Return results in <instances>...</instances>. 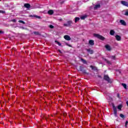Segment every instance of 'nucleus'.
I'll list each match as a JSON object with an SVG mask.
<instances>
[{
  "label": "nucleus",
  "mask_w": 128,
  "mask_h": 128,
  "mask_svg": "<svg viewBox=\"0 0 128 128\" xmlns=\"http://www.w3.org/2000/svg\"><path fill=\"white\" fill-rule=\"evenodd\" d=\"M80 18L78 17H76L75 18V22H78V20H80Z\"/></svg>",
  "instance_id": "21"
},
{
  "label": "nucleus",
  "mask_w": 128,
  "mask_h": 128,
  "mask_svg": "<svg viewBox=\"0 0 128 128\" xmlns=\"http://www.w3.org/2000/svg\"><path fill=\"white\" fill-rule=\"evenodd\" d=\"M34 34H36L38 36V35L40 34V33L38 32H34Z\"/></svg>",
  "instance_id": "29"
},
{
  "label": "nucleus",
  "mask_w": 128,
  "mask_h": 128,
  "mask_svg": "<svg viewBox=\"0 0 128 128\" xmlns=\"http://www.w3.org/2000/svg\"><path fill=\"white\" fill-rule=\"evenodd\" d=\"M12 21L14 22H16V19H14Z\"/></svg>",
  "instance_id": "35"
},
{
  "label": "nucleus",
  "mask_w": 128,
  "mask_h": 128,
  "mask_svg": "<svg viewBox=\"0 0 128 128\" xmlns=\"http://www.w3.org/2000/svg\"><path fill=\"white\" fill-rule=\"evenodd\" d=\"M104 78L105 80H106L108 82H112V80L110 78V77L108 75H104Z\"/></svg>",
  "instance_id": "3"
},
{
  "label": "nucleus",
  "mask_w": 128,
  "mask_h": 128,
  "mask_svg": "<svg viewBox=\"0 0 128 128\" xmlns=\"http://www.w3.org/2000/svg\"><path fill=\"white\" fill-rule=\"evenodd\" d=\"M120 4H122V6H127L128 7V2L124 1V0H122L120 2Z\"/></svg>",
  "instance_id": "5"
},
{
  "label": "nucleus",
  "mask_w": 128,
  "mask_h": 128,
  "mask_svg": "<svg viewBox=\"0 0 128 128\" xmlns=\"http://www.w3.org/2000/svg\"><path fill=\"white\" fill-rule=\"evenodd\" d=\"M34 18H38V19L42 18H40V16H34Z\"/></svg>",
  "instance_id": "27"
},
{
  "label": "nucleus",
  "mask_w": 128,
  "mask_h": 128,
  "mask_svg": "<svg viewBox=\"0 0 128 128\" xmlns=\"http://www.w3.org/2000/svg\"><path fill=\"white\" fill-rule=\"evenodd\" d=\"M64 38L66 40H70L71 38L68 35H66L64 36Z\"/></svg>",
  "instance_id": "8"
},
{
  "label": "nucleus",
  "mask_w": 128,
  "mask_h": 128,
  "mask_svg": "<svg viewBox=\"0 0 128 128\" xmlns=\"http://www.w3.org/2000/svg\"><path fill=\"white\" fill-rule=\"evenodd\" d=\"M89 44H90V46H94V40H89Z\"/></svg>",
  "instance_id": "12"
},
{
  "label": "nucleus",
  "mask_w": 128,
  "mask_h": 128,
  "mask_svg": "<svg viewBox=\"0 0 128 128\" xmlns=\"http://www.w3.org/2000/svg\"><path fill=\"white\" fill-rule=\"evenodd\" d=\"M109 58L112 60H116V56H110Z\"/></svg>",
  "instance_id": "19"
},
{
  "label": "nucleus",
  "mask_w": 128,
  "mask_h": 128,
  "mask_svg": "<svg viewBox=\"0 0 128 128\" xmlns=\"http://www.w3.org/2000/svg\"><path fill=\"white\" fill-rule=\"evenodd\" d=\"M0 14H6V11L0 10Z\"/></svg>",
  "instance_id": "28"
},
{
  "label": "nucleus",
  "mask_w": 128,
  "mask_h": 128,
  "mask_svg": "<svg viewBox=\"0 0 128 128\" xmlns=\"http://www.w3.org/2000/svg\"><path fill=\"white\" fill-rule=\"evenodd\" d=\"M24 6L26 8H30V4H25Z\"/></svg>",
  "instance_id": "13"
},
{
  "label": "nucleus",
  "mask_w": 128,
  "mask_h": 128,
  "mask_svg": "<svg viewBox=\"0 0 128 128\" xmlns=\"http://www.w3.org/2000/svg\"><path fill=\"white\" fill-rule=\"evenodd\" d=\"M48 14H50V16H52V14H54V10H49L48 11Z\"/></svg>",
  "instance_id": "17"
},
{
  "label": "nucleus",
  "mask_w": 128,
  "mask_h": 128,
  "mask_svg": "<svg viewBox=\"0 0 128 128\" xmlns=\"http://www.w3.org/2000/svg\"><path fill=\"white\" fill-rule=\"evenodd\" d=\"M117 72H118V74H120V70H116Z\"/></svg>",
  "instance_id": "34"
},
{
  "label": "nucleus",
  "mask_w": 128,
  "mask_h": 128,
  "mask_svg": "<svg viewBox=\"0 0 128 128\" xmlns=\"http://www.w3.org/2000/svg\"><path fill=\"white\" fill-rule=\"evenodd\" d=\"M113 110L115 116H118V110H116V106L114 105H113Z\"/></svg>",
  "instance_id": "4"
},
{
  "label": "nucleus",
  "mask_w": 128,
  "mask_h": 128,
  "mask_svg": "<svg viewBox=\"0 0 128 128\" xmlns=\"http://www.w3.org/2000/svg\"><path fill=\"white\" fill-rule=\"evenodd\" d=\"M49 28H54V27L52 25H50V26H49Z\"/></svg>",
  "instance_id": "30"
},
{
  "label": "nucleus",
  "mask_w": 128,
  "mask_h": 128,
  "mask_svg": "<svg viewBox=\"0 0 128 128\" xmlns=\"http://www.w3.org/2000/svg\"><path fill=\"white\" fill-rule=\"evenodd\" d=\"M122 104H119L118 106V108L119 110H122Z\"/></svg>",
  "instance_id": "20"
},
{
  "label": "nucleus",
  "mask_w": 128,
  "mask_h": 128,
  "mask_svg": "<svg viewBox=\"0 0 128 128\" xmlns=\"http://www.w3.org/2000/svg\"><path fill=\"white\" fill-rule=\"evenodd\" d=\"M90 68L92 70H98V68L94 66H90Z\"/></svg>",
  "instance_id": "14"
},
{
  "label": "nucleus",
  "mask_w": 128,
  "mask_h": 128,
  "mask_svg": "<svg viewBox=\"0 0 128 128\" xmlns=\"http://www.w3.org/2000/svg\"><path fill=\"white\" fill-rule=\"evenodd\" d=\"M105 48H106V50H108V52H110L112 50V48L108 44L106 45Z\"/></svg>",
  "instance_id": "6"
},
{
  "label": "nucleus",
  "mask_w": 128,
  "mask_h": 128,
  "mask_svg": "<svg viewBox=\"0 0 128 128\" xmlns=\"http://www.w3.org/2000/svg\"><path fill=\"white\" fill-rule=\"evenodd\" d=\"M122 86L124 87V88L126 90V84L122 83Z\"/></svg>",
  "instance_id": "24"
},
{
  "label": "nucleus",
  "mask_w": 128,
  "mask_h": 128,
  "mask_svg": "<svg viewBox=\"0 0 128 128\" xmlns=\"http://www.w3.org/2000/svg\"><path fill=\"white\" fill-rule=\"evenodd\" d=\"M107 63L108 64H110V61H107Z\"/></svg>",
  "instance_id": "37"
},
{
  "label": "nucleus",
  "mask_w": 128,
  "mask_h": 128,
  "mask_svg": "<svg viewBox=\"0 0 128 128\" xmlns=\"http://www.w3.org/2000/svg\"><path fill=\"white\" fill-rule=\"evenodd\" d=\"M0 34H2V31L0 30Z\"/></svg>",
  "instance_id": "39"
},
{
  "label": "nucleus",
  "mask_w": 128,
  "mask_h": 128,
  "mask_svg": "<svg viewBox=\"0 0 128 128\" xmlns=\"http://www.w3.org/2000/svg\"><path fill=\"white\" fill-rule=\"evenodd\" d=\"M80 71L82 72L84 74H86V70L84 69V67L82 66H80Z\"/></svg>",
  "instance_id": "7"
},
{
  "label": "nucleus",
  "mask_w": 128,
  "mask_h": 128,
  "mask_svg": "<svg viewBox=\"0 0 128 128\" xmlns=\"http://www.w3.org/2000/svg\"><path fill=\"white\" fill-rule=\"evenodd\" d=\"M87 52H90V54H94V50L90 49H87Z\"/></svg>",
  "instance_id": "15"
},
{
  "label": "nucleus",
  "mask_w": 128,
  "mask_h": 128,
  "mask_svg": "<svg viewBox=\"0 0 128 128\" xmlns=\"http://www.w3.org/2000/svg\"><path fill=\"white\" fill-rule=\"evenodd\" d=\"M128 122L126 121V122L125 123V126H126H126H128Z\"/></svg>",
  "instance_id": "32"
},
{
  "label": "nucleus",
  "mask_w": 128,
  "mask_h": 128,
  "mask_svg": "<svg viewBox=\"0 0 128 128\" xmlns=\"http://www.w3.org/2000/svg\"><path fill=\"white\" fill-rule=\"evenodd\" d=\"M125 16H128V11H126L125 12Z\"/></svg>",
  "instance_id": "33"
},
{
  "label": "nucleus",
  "mask_w": 128,
  "mask_h": 128,
  "mask_svg": "<svg viewBox=\"0 0 128 128\" xmlns=\"http://www.w3.org/2000/svg\"><path fill=\"white\" fill-rule=\"evenodd\" d=\"M18 22H20V24H26V22L22 20H20L18 21Z\"/></svg>",
  "instance_id": "25"
},
{
  "label": "nucleus",
  "mask_w": 128,
  "mask_h": 128,
  "mask_svg": "<svg viewBox=\"0 0 128 128\" xmlns=\"http://www.w3.org/2000/svg\"><path fill=\"white\" fill-rule=\"evenodd\" d=\"M20 28H22V30H26V28L24 27V26H21L20 27Z\"/></svg>",
  "instance_id": "31"
},
{
  "label": "nucleus",
  "mask_w": 128,
  "mask_h": 128,
  "mask_svg": "<svg viewBox=\"0 0 128 128\" xmlns=\"http://www.w3.org/2000/svg\"><path fill=\"white\" fill-rule=\"evenodd\" d=\"M55 42H56V44H58V46H62V44H60V42L58 40H55Z\"/></svg>",
  "instance_id": "22"
},
{
  "label": "nucleus",
  "mask_w": 128,
  "mask_h": 128,
  "mask_svg": "<svg viewBox=\"0 0 128 128\" xmlns=\"http://www.w3.org/2000/svg\"><path fill=\"white\" fill-rule=\"evenodd\" d=\"M118 96H119L118 94Z\"/></svg>",
  "instance_id": "42"
},
{
  "label": "nucleus",
  "mask_w": 128,
  "mask_h": 128,
  "mask_svg": "<svg viewBox=\"0 0 128 128\" xmlns=\"http://www.w3.org/2000/svg\"><path fill=\"white\" fill-rule=\"evenodd\" d=\"M126 104H127V106H128V101H127V102H126Z\"/></svg>",
  "instance_id": "38"
},
{
  "label": "nucleus",
  "mask_w": 128,
  "mask_h": 128,
  "mask_svg": "<svg viewBox=\"0 0 128 128\" xmlns=\"http://www.w3.org/2000/svg\"><path fill=\"white\" fill-rule=\"evenodd\" d=\"M120 23L122 25V26H126V22L124 20H120Z\"/></svg>",
  "instance_id": "18"
},
{
  "label": "nucleus",
  "mask_w": 128,
  "mask_h": 128,
  "mask_svg": "<svg viewBox=\"0 0 128 128\" xmlns=\"http://www.w3.org/2000/svg\"><path fill=\"white\" fill-rule=\"evenodd\" d=\"M58 52H60V54H62V51H60V50H58Z\"/></svg>",
  "instance_id": "36"
},
{
  "label": "nucleus",
  "mask_w": 128,
  "mask_h": 128,
  "mask_svg": "<svg viewBox=\"0 0 128 128\" xmlns=\"http://www.w3.org/2000/svg\"><path fill=\"white\" fill-rule=\"evenodd\" d=\"M94 36L98 38H99V40H104L105 38L104 37L102 36V35H100L97 34H94Z\"/></svg>",
  "instance_id": "1"
},
{
  "label": "nucleus",
  "mask_w": 128,
  "mask_h": 128,
  "mask_svg": "<svg viewBox=\"0 0 128 128\" xmlns=\"http://www.w3.org/2000/svg\"><path fill=\"white\" fill-rule=\"evenodd\" d=\"M110 36H114V34H116V32H114V30H110Z\"/></svg>",
  "instance_id": "10"
},
{
  "label": "nucleus",
  "mask_w": 128,
  "mask_h": 128,
  "mask_svg": "<svg viewBox=\"0 0 128 128\" xmlns=\"http://www.w3.org/2000/svg\"><path fill=\"white\" fill-rule=\"evenodd\" d=\"M100 8V4H96L95 5V6H94V10H98V8Z\"/></svg>",
  "instance_id": "9"
},
{
  "label": "nucleus",
  "mask_w": 128,
  "mask_h": 128,
  "mask_svg": "<svg viewBox=\"0 0 128 128\" xmlns=\"http://www.w3.org/2000/svg\"><path fill=\"white\" fill-rule=\"evenodd\" d=\"M81 61H82V62H83L84 64H88V62H87L86 60L84 59V58H81Z\"/></svg>",
  "instance_id": "16"
},
{
  "label": "nucleus",
  "mask_w": 128,
  "mask_h": 128,
  "mask_svg": "<svg viewBox=\"0 0 128 128\" xmlns=\"http://www.w3.org/2000/svg\"><path fill=\"white\" fill-rule=\"evenodd\" d=\"M115 38H116V40H117L118 41H120L122 40V38L120 37V36L118 35H116L115 36Z\"/></svg>",
  "instance_id": "11"
},
{
  "label": "nucleus",
  "mask_w": 128,
  "mask_h": 128,
  "mask_svg": "<svg viewBox=\"0 0 128 128\" xmlns=\"http://www.w3.org/2000/svg\"><path fill=\"white\" fill-rule=\"evenodd\" d=\"M120 118H123V120L126 118V116H124V115L122 114H120Z\"/></svg>",
  "instance_id": "26"
},
{
  "label": "nucleus",
  "mask_w": 128,
  "mask_h": 128,
  "mask_svg": "<svg viewBox=\"0 0 128 128\" xmlns=\"http://www.w3.org/2000/svg\"><path fill=\"white\" fill-rule=\"evenodd\" d=\"M2 1V0H0V2H1Z\"/></svg>",
  "instance_id": "41"
},
{
  "label": "nucleus",
  "mask_w": 128,
  "mask_h": 128,
  "mask_svg": "<svg viewBox=\"0 0 128 128\" xmlns=\"http://www.w3.org/2000/svg\"><path fill=\"white\" fill-rule=\"evenodd\" d=\"M72 24V21L69 20L67 22V23L64 24V26L68 27V26H71Z\"/></svg>",
  "instance_id": "2"
},
{
  "label": "nucleus",
  "mask_w": 128,
  "mask_h": 128,
  "mask_svg": "<svg viewBox=\"0 0 128 128\" xmlns=\"http://www.w3.org/2000/svg\"><path fill=\"white\" fill-rule=\"evenodd\" d=\"M81 20H85V18H86V16H83L80 17Z\"/></svg>",
  "instance_id": "23"
},
{
  "label": "nucleus",
  "mask_w": 128,
  "mask_h": 128,
  "mask_svg": "<svg viewBox=\"0 0 128 128\" xmlns=\"http://www.w3.org/2000/svg\"><path fill=\"white\" fill-rule=\"evenodd\" d=\"M98 78H100V76H98Z\"/></svg>",
  "instance_id": "40"
}]
</instances>
